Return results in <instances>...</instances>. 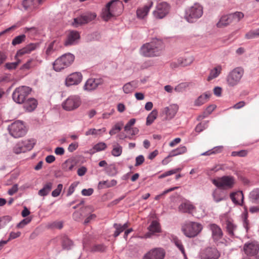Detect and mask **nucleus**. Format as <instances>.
Segmentation results:
<instances>
[{"label":"nucleus","mask_w":259,"mask_h":259,"mask_svg":"<svg viewBox=\"0 0 259 259\" xmlns=\"http://www.w3.org/2000/svg\"><path fill=\"white\" fill-rule=\"evenodd\" d=\"M164 45L161 40L154 39L141 47V53L146 57L159 56L161 54Z\"/></svg>","instance_id":"nucleus-1"},{"label":"nucleus","mask_w":259,"mask_h":259,"mask_svg":"<svg viewBox=\"0 0 259 259\" xmlns=\"http://www.w3.org/2000/svg\"><path fill=\"white\" fill-rule=\"evenodd\" d=\"M123 6L119 0H112L109 2L103 10L102 18L105 21H108L111 18L119 15L123 10Z\"/></svg>","instance_id":"nucleus-2"},{"label":"nucleus","mask_w":259,"mask_h":259,"mask_svg":"<svg viewBox=\"0 0 259 259\" xmlns=\"http://www.w3.org/2000/svg\"><path fill=\"white\" fill-rule=\"evenodd\" d=\"M244 69L241 67H236L231 70L226 77V82L230 87H233L240 83L244 75Z\"/></svg>","instance_id":"nucleus-3"},{"label":"nucleus","mask_w":259,"mask_h":259,"mask_svg":"<svg viewBox=\"0 0 259 259\" xmlns=\"http://www.w3.org/2000/svg\"><path fill=\"white\" fill-rule=\"evenodd\" d=\"M202 229L203 227L201 224L191 222L184 224L182 230L186 236L192 238L196 236Z\"/></svg>","instance_id":"nucleus-4"},{"label":"nucleus","mask_w":259,"mask_h":259,"mask_svg":"<svg viewBox=\"0 0 259 259\" xmlns=\"http://www.w3.org/2000/svg\"><path fill=\"white\" fill-rule=\"evenodd\" d=\"M31 91V89L26 86L17 88L12 94L13 100L17 103L22 104L24 103Z\"/></svg>","instance_id":"nucleus-5"},{"label":"nucleus","mask_w":259,"mask_h":259,"mask_svg":"<svg viewBox=\"0 0 259 259\" xmlns=\"http://www.w3.org/2000/svg\"><path fill=\"white\" fill-rule=\"evenodd\" d=\"M213 184L223 189H230L235 183V179L233 176H225L212 180Z\"/></svg>","instance_id":"nucleus-6"},{"label":"nucleus","mask_w":259,"mask_h":259,"mask_svg":"<svg viewBox=\"0 0 259 259\" xmlns=\"http://www.w3.org/2000/svg\"><path fill=\"white\" fill-rule=\"evenodd\" d=\"M203 9L198 4H195L186 11L185 18L189 22H194L202 16Z\"/></svg>","instance_id":"nucleus-7"},{"label":"nucleus","mask_w":259,"mask_h":259,"mask_svg":"<svg viewBox=\"0 0 259 259\" xmlns=\"http://www.w3.org/2000/svg\"><path fill=\"white\" fill-rule=\"evenodd\" d=\"M10 135L15 138H20L25 135L26 130L22 121H16L9 126Z\"/></svg>","instance_id":"nucleus-8"},{"label":"nucleus","mask_w":259,"mask_h":259,"mask_svg":"<svg viewBox=\"0 0 259 259\" xmlns=\"http://www.w3.org/2000/svg\"><path fill=\"white\" fill-rule=\"evenodd\" d=\"M169 9L170 6L167 3L161 2L157 5L153 15L156 19H162L168 14Z\"/></svg>","instance_id":"nucleus-9"},{"label":"nucleus","mask_w":259,"mask_h":259,"mask_svg":"<svg viewBox=\"0 0 259 259\" xmlns=\"http://www.w3.org/2000/svg\"><path fill=\"white\" fill-rule=\"evenodd\" d=\"M80 100L78 96L69 97L62 104L63 108L67 111H71L78 108L80 105Z\"/></svg>","instance_id":"nucleus-10"},{"label":"nucleus","mask_w":259,"mask_h":259,"mask_svg":"<svg viewBox=\"0 0 259 259\" xmlns=\"http://www.w3.org/2000/svg\"><path fill=\"white\" fill-rule=\"evenodd\" d=\"M220 256V252L214 247H207L200 253L201 259H218Z\"/></svg>","instance_id":"nucleus-11"},{"label":"nucleus","mask_w":259,"mask_h":259,"mask_svg":"<svg viewBox=\"0 0 259 259\" xmlns=\"http://www.w3.org/2000/svg\"><path fill=\"white\" fill-rule=\"evenodd\" d=\"M209 226L211 231V236L213 241L217 243L222 242L223 233L221 228L215 224H211Z\"/></svg>","instance_id":"nucleus-12"},{"label":"nucleus","mask_w":259,"mask_h":259,"mask_svg":"<svg viewBox=\"0 0 259 259\" xmlns=\"http://www.w3.org/2000/svg\"><path fill=\"white\" fill-rule=\"evenodd\" d=\"M245 253L249 256L256 255L259 250V244L257 242L253 241L245 243L243 247Z\"/></svg>","instance_id":"nucleus-13"},{"label":"nucleus","mask_w":259,"mask_h":259,"mask_svg":"<svg viewBox=\"0 0 259 259\" xmlns=\"http://www.w3.org/2000/svg\"><path fill=\"white\" fill-rule=\"evenodd\" d=\"M165 252L161 248H154L150 250L144 256L143 259H163Z\"/></svg>","instance_id":"nucleus-14"},{"label":"nucleus","mask_w":259,"mask_h":259,"mask_svg":"<svg viewBox=\"0 0 259 259\" xmlns=\"http://www.w3.org/2000/svg\"><path fill=\"white\" fill-rule=\"evenodd\" d=\"M96 17L95 13H88L77 17L74 19L73 25L76 27L79 25L85 24L92 21Z\"/></svg>","instance_id":"nucleus-15"},{"label":"nucleus","mask_w":259,"mask_h":259,"mask_svg":"<svg viewBox=\"0 0 259 259\" xmlns=\"http://www.w3.org/2000/svg\"><path fill=\"white\" fill-rule=\"evenodd\" d=\"M82 78V74L80 72L71 73L67 77L66 84L67 86L78 84L81 82Z\"/></svg>","instance_id":"nucleus-16"},{"label":"nucleus","mask_w":259,"mask_h":259,"mask_svg":"<svg viewBox=\"0 0 259 259\" xmlns=\"http://www.w3.org/2000/svg\"><path fill=\"white\" fill-rule=\"evenodd\" d=\"M101 78H90L86 81L83 89L84 90L91 91L95 90L98 85L103 83Z\"/></svg>","instance_id":"nucleus-17"},{"label":"nucleus","mask_w":259,"mask_h":259,"mask_svg":"<svg viewBox=\"0 0 259 259\" xmlns=\"http://www.w3.org/2000/svg\"><path fill=\"white\" fill-rule=\"evenodd\" d=\"M179 109V107L177 104H172L164 108L162 112L163 114L166 115L167 118L171 119L175 117Z\"/></svg>","instance_id":"nucleus-18"},{"label":"nucleus","mask_w":259,"mask_h":259,"mask_svg":"<svg viewBox=\"0 0 259 259\" xmlns=\"http://www.w3.org/2000/svg\"><path fill=\"white\" fill-rule=\"evenodd\" d=\"M195 206L188 200H185L179 205V210L183 213H192Z\"/></svg>","instance_id":"nucleus-19"},{"label":"nucleus","mask_w":259,"mask_h":259,"mask_svg":"<svg viewBox=\"0 0 259 259\" xmlns=\"http://www.w3.org/2000/svg\"><path fill=\"white\" fill-rule=\"evenodd\" d=\"M38 47V44H30L27 45L24 48L22 49L19 50L16 55V57L17 56H21L26 54H29L32 51L35 50Z\"/></svg>","instance_id":"nucleus-20"},{"label":"nucleus","mask_w":259,"mask_h":259,"mask_svg":"<svg viewBox=\"0 0 259 259\" xmlns=\"http://www.w3.org/2000/svg\"><path fill=\"white\" fill-rule=\"evenodd\" d=\"M193 58L192 56H188L185 58H180L178 59V63H171V66L172 67H177L178 66H181L183 67L191 65L193 62Z\"/></svg>","instance_id":"nucleus-21"},{"label":"nucleus","mask_w":259,"mask_h":259,"mask_svg":"<svg viewBox=\"0 0 259 259\" xmlns=\"http://www.w3.org/2000/svg\"><path fill=\"white\" fill-rule=\"evenodd\" d=\"M152 6L153 2L151 1L144 7L138 9L137 11V15L138 17L141 19L144 18L147 15Z\"/></svg>","instance_id":"nucleus-22"},{"label":"nucleus","mask_w":259,"mask_h":259,"mask_svg":"<svg viewBox=\"0 0 259 259\" xmlns=\"http://www.w3.org/2000/svg\"><path fill=\"white\" fill-rule=\"evenodd\" d=\"M211 95V93L208 92L201 95L195 100L194 103V106H200L202 105L209 100Z\"/></svg>","instance_id":"nucleus-23"},{"label":"nucleus","mask_w":259,"mask_h":259,"mask_svg":"<svg viewBox=\"0 0 259 259\" xmlns=\"http://www.w3.org/2000/svg\"><path fill=\"white\" fill-rule=\"evenodd\" d=\"M79 38V34L76 31H71L68 35L67 39L65 42V46H69L74 44L77 39Z\"/></svg>","instance_id":"nucleus-24"},{"label":"nucleus","mask_w":259,"mask_h":259,"mask_svg":"<svg viewBox=\"0 0 259 259\" xmlns=\"http://www.w3.org/2000/svg\"><path fill=\"white\" fill-rule=\"evenodd\" d=\"M24 107L27 111L31 112L34 110L37 105V101L33 98L28 99L24 102Z\"/></svg>","instance_id":"nucleus-25"},{"label":"nucleus","mask_w":259,"mask_h":259,"mask_svg":"<svg viewBox=\"0 0 259 259\" xmlns=\"http://www.w3.org/2000/svg\"><path fill=\"white\" fill-rule=\"evenodd\" d=\"M233 23L232 17L230 14L223 16L217 24L218 27H223Z\"/></svg>","instance_id":"nucleus-26"},{"label":"nucleus","mask_w":259,"mask_h":259,"mask_svg":"<svg viewBox=\"0 0 259 259\" xmlns=\"http://www.w3.org/2000/svg\"><path fill=\"white\" fill-rule=\"evenodd\" d=\"M138 83L137 81H132L125 83L122 88L123 91L125 94L132 93L137 88Z\"/></svg>","instance_id":"nucleus-27"},{"label":"nucleus","mask_w":259,"mask_h":259,"mask_svg":"<svg viewBox=\"0 0 259 259\" xmlns=\"http://www.w3.org/2000/svg\"><path fill=\"white\" fill-rule=\"evenodd\" d=\"M230 198L234 203L240 204L243 199V195L241 191L233 192L230 194Z\"/></svg>","instance_id":"nucleus-28"},{"label":"nucleus","mask_w":259,"mask_h":259,"mask_svg":"<svg viewBox=\"0 0 259 259\" xmlns=\"http://www.w3.org/2000/svg\"><path fill=\"white\" fill-rule=\"evenodd\" d=\"M52 187L53 183L52 182H48L44 185L42 189L38 191V194L40 196H46L49 194Z\"/></svg>","instance_id":"nucleus-29"},{"label":"nucleus","mask_w":259,"mask_h":259,"mask_svg":"<svg viewBox=\"0 0 259 259\" xmlns=\"http://www.w3.org/2000/svg\"><path fill=\"white\" fill-rule=\"evenodd\" d=\"M128 226L129 224L128 223H126L123 225L120 224H114L113 225V227L115 229V231L113 235L114 237H117L121 232L126 229Z\"/></svg>","instance_id":"nucleus-30"},{"label":"nucleus","mask_w":259,"mask_h":259,"mask_svg":"<svg viewBox=\"0 0 259 259\" xmlns=\"http://www.w3.org/2000/svg\"><path fill=\"white\" fill-rule=\"evenodd\" d=\"M117 183V182L115 180L102 181L99 183L98 188L99 189L108 188L115 186Z\"/></svg>","instance_id":"nucleus-31"},{"label":"nucleus","mask_w":259,"mask_h":259,"mask_svg":"<svg viewBox=\"0 0 259 259\" xmlns=\"http://www.w3.org/2000/svg\"><path fill=\"white\" fill-rule=\"evenodd\" d=\"M37 3L35 0H23L22 5L26 10H35L38 8Z\"/></svg>","instance_id":"nucleus-32"},{"label":"nucleus","mask_w":259,"mask_h":259,"mask_svg":"<svg viewBox=\"0 0 259 259\" xmlns=\"http://www.w3.org/2000/svg\"><path fill=\"white\" fill-rule=\"evenodd\" d=\"M59 58L65 63V65L67 67L74 61V56L72 54L68 53L62 55L61 57H59Z\"/></svg>","instance_id":"nucleus-33"},{"label":"nucleus","mask_w":259,"mask_h":259,"mask_svg":"<svg viewBox=\"0 0 259 259\" xmlns=\"http://www.w3.org/2000/svg\"><path fill=\"white\" fill-rule=\"evenodd\" d=\"M222 71V67L220 65H218L213 69H211L210 71L209 76L207 77V80L210 81L216 77H217Z\"/></svg>","instance_id":"nucleus-34"},{"label":"nucleus","mask_w":259,"mask_h":259,"mask_svg":"<svg viewBox=\"0 0 259 259\" xmlns=\"http://www.w3.org/2000/svg\"><path fill=\"white\" fill-rule=\"evenodd\" d=\"M216 106L215 105H210L208 106L205 111L201 115H199L197 117L198 120H201L207 116H208L209 114H210L215 109Z\"/></svg>","instance_id":"nucleus-35"},{"label":"nucleus","mask_w":259,"mask_h":259,"mask_svg":"<svg viewBox=\"0 0 259 259\" xmlns=\"http://www.w3.org/2000/svg\"><path fill=\"white\" fill-rule=\"evenodd\" d=\"M172 242L175 243V245L179 249V250L181 251L182 254L184 255L185 257L186 256V254L185 253V248L184 247L183 245L180 240L178 239V238L175 236H171Z\"/></svg>","instance_id":"nucleus-36"},{"label":"nucleus","mask_w":259,"mask_h":259,"mask_svg":"<svg viewBox=\"0 0 259 259\" xmlns=\"http://www.w3.org/2000/svg\"><path fill=\"white\" fill-rule=\"evenodd\" d=\"M65 63L63 62L59 58L55 60L53 64L54 69L56 71H60L61 70L66 68Z\"/></svg>","instance_id":"nucleus-37"},{"label":"nucleus","mask_w":259,"mask_h":259,"mask_svg":"<svg viewBox=\"0 0 259 259\" xmlns=\"http://www.w3.org/2000/svg\"><path fill=\"white\" fill-rule=\"evenodd\" d=\"M158 115V111L157 110L154 109L148 115L146 119V125H151L156 119Z\"/></svg>","instance_id":"nucleus-38"},{"label":"nucleus","mask_w":259,"mask_h":259,"mask_svg":"<svg viewBox=\"0 0 259 259\" xmlns=\"http://www.w3.org/2000/svg\"><path fill=\"white\" fill-rule=\"evenodd\" d=\"M187 149L185 146H180L178 148L172 150L169 153V156H176L178 155L185 153Z\"/></svg>","instance_id":"nucleus-39"},{"label":"nucleus","mask_w":259,"mask_h":259,"mask_svg":"<svg viewBox=\"0 0 259 259\" xmlns=\"http://www.w3.org/2000/svg\"><path fill=\"white\" fill-rule=\"evenodd\" d=\"M22 142L25 152L31 150L35 143L34 139L27 140L23 141Z\"/></svg>","instance_id":"nucleus-40"},{"label":"nucleus","mask_w":259,"mask_h":259,"mask_svg":"<svg viewBox=\"0 0 259 259\" xmlns=\"http://www.w3.org/2000/svg\"><path fill=\"white\" fill-rule=\"evenodd\" d=\"M122 152V148L118 144H115L113 145V149L111 154L115 157H118L121 155Z\"/></svg>","instance_id":"nucleus-41"},{"label":"nucleus","mask_w":259,"mask_h":259,"mask_svg":"<svg viewBox=\"0 0 259 259\" xmlns=\"http://www.w3.org/2000/svg\"><path fill=\"white\" fill-rule=\"evenodd\" d=\"M190 83L187 82H181L178 84L175 88V91L176 92L182 93L186 90V89L189 87Z\"/></svg>","instance_id":"nucleus-42"},{"label":"nucleus","mask_w":259,"mask_h":259,"mask_svg":"<svg viewBox=\"0 0 259 259\" xmlns=\"http://www.w3.org/2000/svg\"><path fill=\"white\" fill-rule=\"evenodd\" d=\"M106 132V128L103 127L101 129L97 130L96 128L89 129L85 133L86 136L89 135H98L100 134L101 133H105Z\"/></svg>","instance_id":"nucleus-43"},{"label":"nucleus","mask_w":259,"mask_h":259,"mask_svg":"<svg viewBox=\"0 0 259 259\" xmlns=\"http://www.w3.org/2000/svg\"><path fill=\"white\" fill-rule=\"evenodd\" d=\"M223 147L222 146H218L213 148L212 149L202 153L201 155L208 156L213 154L219 153L222 152Z\"/></svg>","instance_id":"nucleus-44"},{"label":"nucleus","mask_w":259,"mask_h":259,"mask_svg":"<svg viewBox=\"0 0 259 259\" xmlns=\"http://www.w3.org/2000/svg\"><path fill=\"white\" fill-rule=\"evenodd\" d=\"M148 229L152 232H160V227L159 224L156 221L152 222L151 225L149 226Z\"/></svg>","instance_id":"nucleus-45"},{"label":"nucleus","mask_w":259,"mask_h":259,"mask_svg":"<svg viewBox=\"0 0 259 259\" xmlns=\"http://www.w3.org/2000/svg\"><path fill=\"white\" fill-rule=\"evenodd\" d=\"M230 15L232 17L233 23L238 22L244 17V14L241 12H236L230 14Z\"/></svg>","instance_id":"nucleus-46"},{"label":"nucleus","mask_w":259,"mask_h":259,"mask_svg":"<svg viewBox=\"0 0 259 259\" xmlns=\"http://www.w3.org/2000/svg\"><path fill=\"white\" fill-rule=\"evenodd\" d=\"M226 229L228 234L231 236L234 235V231L236 229V226L231 222L228 221L226 222Z\"/></svg>","instance_id":"nucleus-47"},{"label":"nucleus","mask_w":259,"mask_h":259,"mask_svg":"<svg viewBox=\"0 0 259 259\" xmlns=\"http://www.w3.org/2000/svg\"><path fill=\"white\" fill-rule=\"evenodd\" d=\"M250 198L255 203H259V189L252 191L249 194Z\"/></svg>","instance_id":"nucleus-48"},{"label":"nucleus","mask_w":259,"mask_h":259,"mask_svg":"<svg viewBox=\"0 0 259 259\" xmlns=\"http://www.w3.org/2000/svg\"><path fill=\"white\" fill-rule=\"evenodd\" d=\"M208 126V121H204L198 124L195 130L197 133H200Z\"/></svg>","instance_id":"nucleus-49"},{"label":"nucleus","mask_w":259,"mask_h":259,"mask_svg":"<svg viewBox=\"0 0 259 259\" xmlns=\"http://www.w3.org/2000/svg\"><path fill=\"white\" fill-rule=\"evenodd\" d=\"M212 196L213 200L216 202H219L224 199V197L222 196L221 192L218 189H216L213 191Z\"/></svg>","instance_id":"nucleus-50"},{"label":"nucleus","mask_w":259,"mask_h":259,"mask_svg":"<svg viewBox=\"0 0 259 259\" xmlns=\"http://www.w3.org/2000/svg\"><path fill=\"white\" fill-rule=\"evenodd\" d=\"M107 148V145L104 142H100L96 144L93 147V150L95 152H99L102 150H104Z\"/></svg>","instance_id":"nucleus-51"},{"label":"nucleus","mask_w":259,"mask_h":259,"mask_svg":"<svg viewBox=\"0 0 259 259\" xmlns=\"http://www.w3.org/2000/svg\"><path fill=\"white\" fill-rule=\"evenodd\" d=\"M14 151L16 154H19L21 152H25V149L23 143L21 142H18L14 147Z\"/></svg>","instance_id":"nucleus-52"},{"label":"nucleus","mask_w":259,"mask_h":259,"mask_svg":"<svg viewBox=\"0 0 259 259\" xmlns=\"http://www.w3.org/2000/svg\"><path fill=\"white\" fill-rule=\"evenodd\" d=\"M122 125V123H116L110 131L109 134L112 136L119 132L121 130V127Z\"/></svg>","instance_id":"nucleus-53"},{"label":"nucleus","mask_w":259,"mask_h":259,"mask_svg":"<svg viewBox=\"0 0 259 259\" xmlns=\"http://www.w3.org/2000/svg\"><path fill=\"white\" fill-rule=\"evenodd\" d=\"M34 60L33 59H29L27 62L24 64L20 68V69L23 70H28L34 66L33 64Z\"/></svg>","instance_id":"nucleus-54"},{"label":"nucleus","mask_w":259,"mask_h":259,"mask_svg":"<svg viewBox=\"0 0 259 259\" xmlns=\"http://www.w3.org/2000/svg\"><path fill=\"white\" fill-rule=\"evenodd\" d=\"M25 35L22 34L15 37L12 40V45L14 46L18 45L25 40Z\"/></svg>","instance_id":"nucleus-55"},{"label":"nucleus","mask_w":259,"mask_h":259,"mask_svg":"<svg viewBox=\"0 0 259 259\" xmlns=\"http://www.w3.org/2000/svg\"><path fill=\"white\" fill-rule=\"evenodd\" d=\"M181 170V168H176L174 169L168 170L167 171L165 172L163 174L160 175L159 176V178L162 179V178H165L168 176L176 174L177 172H178Z\"/></svg>","instance_id":"nucleus-56"},{"label":"nucleus","mask_w":259,"mask_h":259,"mask_svg":"<svg viewBox=\"0 0 259 259\" xmlns=\"http://www.w3.org/2000/svg\"><path fill=\"white\" fill-rule=\"evenodd\" d=\"M72 245V242L67 237H64L62 241V246L63 248L68 249Z\"/></svg>","instance_id":"nucleus-57"},{"label":"nucleus","mask_w":259,"mask_h":259,"mask_svg":"<svg viewBox=\"0 0 259 259\" xmlns=\"http://www.w3.org/2000/svg\"><path fill=\"white\" fill-rule=\"evenodd\" d=\"M20 62L21 61L20 60H18L16 62L7 63L5 64V67L8 70H13L17 68L18 65L20 63Z\"/></svg>","instance_id":"nucleus-58"},{"label":"nucleus","mask_w":259,"mask_h":259,"mask_svg":"<svg viewBox=\"0 0 259 259\" xmlns=\"http://www.w3.org/2000/svg\"><path fill=\"white\" fill-rule=\"evenodd\" d=\"M248 152L246 150H242L239 151H233L231 155L233 156L245 157L247 155Z\"/></svg>","instance_id":"nucleus-59"},{"label":"nucleus","mask_w":259,"mask_h":259,"mask_svg":"<svg viewBox=\"0 0 259 259\" xmlns=\"http://www.w3.org/2000/svg\"><path fill=\"white\" fill-rule=\"evenodd\" d=\"M62 188H63L62 184H59L57 186V188L52 191V196L54 197L58 196L60 195Z\"/></svg>","instance_id":"nucleus-60"},{"label":"nucleus","mask_w":259,"mask_h":259,"mask_svg":"<svg viewBox=\"0 0 259 259\" xmlns=\"http://www.w3.org/2000/svg\"><path fill=\"white\" fill-rule=\"evenodd\" d=\"M178 187H173V188H169L167 190H165L162 193L159 194V195H158L157 196H155V199L156 200H159L164 195L172 191H174L177 189H178Z\"/></svg>","instance_id":"nucleus-61"},{"label":"nucleus","mask_w":259,"mask_h":259,"mask_svg":"<svg viewBox=\"0 0 259 259\" xmlns=\"http://www.w3.org/2000/svg\"><path fill=\"white\" fill-rule=\"evenodd\" d=\"M105 247L102 244L94 245L92 248L93 251H103L105 250Z\"/></svg>","instance_id":"nucleus-62"},{"label":"nucleus","mask_w":259,"mask_h":259,"mask_svg":"<svg viewBox=\"0 0 259 259\" xmlns=\"http://www.w3.org/2000/svg\"><path fill=\"white\" fill-rule=\"evenodd\" d=\"M136 119L135 118L131 119L124 126V131L127 132L130 131L131 127L135 123Z\"/></svg>","instance_id":"nucleus-63"},{"label":"nucleus","mask_w":259,"mask_h":259,"mask_svg":"<svg viewBox=\"0 0 259 259\" xmlns=\"http://www.w3.org/2000/svg\"><path fill=\"white\" fill-rule=\"evenodd\" d=\"M144 160L145 158L143 155H139L136 158L135 166H137L141 165L144 162Z\"/></svg>","instance_id":"nucleus-64"}]
</instances>
